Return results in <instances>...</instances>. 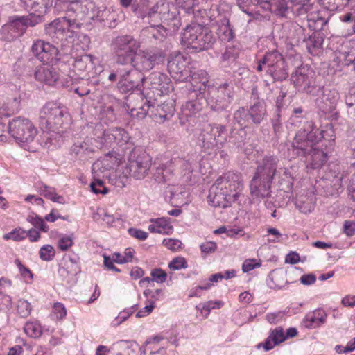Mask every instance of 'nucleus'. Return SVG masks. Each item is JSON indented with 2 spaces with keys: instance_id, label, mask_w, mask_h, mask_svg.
I'll list each match as a JSON object with an SVG mask.
<instances>
[{
  "instance_id": "obj_46",
  "label": "nucleus",
  "mask_w": 355,
  "mask_h": 355,
  "mask_svg": "<svg viewBox=\"0 0 355 355\" xmlns=\"http://www.w3.org/2000/svg\"><path fill=\"white\" fill-rule=\"evenodd\" d=\"M27 236L26 231L21 228H16L10 232L3 235L5 240L12 239L15 241H19Z\"/></svg>"
},
{
  "instance_id": "obj_19",
  "label": "nucleus",
  "mask_w": 355,
  "mask_h": 355,
  "mask_svg": "<svg viewBox=\"0 0 355 355\" xmlns=\"http://www.w3.org/2000/svg\"><path fill=\"white\" fill-rule=\"evenodd\" d=\"M33 55L44 63L58 60V50L53 44L42 40L35 41L32 46Z\"/></svg>"
},
{
  "instance_id": "obj_9",
  "label": "nucleus",
  "mask_w": 355,
  "mask_h": 355,
  "mask_svg": "<svg viewBox=\"0 0 355 355\" xmlns=\"http://www.w3.org/2000/svg\"><path fill=\"white\" fill-rule=\"evenodd\" d=\"M216 185L224 191L230 201H236L243 189L241 175L234 171H228L216 180Z\"/></svg>"
},
{
  "instance_id": "obj_31",
  "label": "nucleus",
  "mask_w": 355,
  "mask_h": 355,
  "mask_svg": "<svg viewBox=\"0 0 355 355\" xmlns=\"http://www.w3.org/2000/svg\"><path fill=\"white\" fill-rule=\"evenodd\" d=\"M286 338V335L282 328L275 329L263 343L258 345V347L263 345L266 351H268L274 347L275 345L284 341Z\"/></svg>"
},
{
  "instance_id": "obj_16",
  "label": "nucleus",
  "mask_w": 355,
  "mask_h": 355,
  "mask_svg": "<svg viewBox=\"0 0 355 355\" xmlns=\"http://www.w3.org/2000/svg\"><path fill=\"white\" fill-rule=\"evenodd\" d=\"M197 157L187 155L184 158L177 157L168 161L164 165L157 168V173L162 175V180L165 182L166 180V174L171 171L172 166L180 168L184 172V175H189L197 166Z\"/></svg>"
},
{
  "instance_id": "obj_7",
  "label": "nucleus",
  "mask_w": 355,
  "mask_h": 355,
  "mask_svg": "<svg viewBox=\"0 0 355 355\" xmlns=\"http://www.w3.org/2000/svg\"><path fill=\"white\" fill-rule=\"evenodd\" d=\"M112 47L116 54V62L125 65L137 52L140 47V42L132 36L121 35L113 40Z\"/></svg>"
},
{
  "instance_id": "obj_49",
  "label": "nucleus",
  "mask_w": 355,
  "mask_h": 355,
  "mask_svg": "<svg viewBox=\"0 0 355 355\" xmlns=\"http://www.w3.org/2000/svg\"><path fill=\"white\" fill-rule=\"evenodd\" d=\"M27 221L35 227H39L44 232H46L49 230V227L45 224L44 220L35 214L29 215L27 217Z\"/></svg>"
},
{
  "instance_id": "obj_11",
  "label": "nucleus",
  "mask_w": 355,
  "mask_h": 355,
  "mask_svg": "<svg viewBox=\"0 0 355 355\" xmlns=\"http://www.w3.org/2000/svg\"><path fill=\"white\" fill-rule=\"evenodd\" d=\"M164 55L160 51H151L148 49L137 51L131 58L129 63L132 69L139 73L148 71L154 68L155 64H159L164 61Z\"/></svg>"
},
{
  "instance_id": "obj_41",
  "label": "nucleus",
  "mask_w": 355,
  "mask_h": 355,
  "mask_svg": "<svg viewBox=\"0 0 355 355\" xmlns=\"http://www.w3.org/2000/svg\"><path fill=\"white\" fill-rule=\"evenodd\" d=\"M270 8L268 9L276 15L284 16L288 7L286 0H269Z\"/></svg>"
},
{
  "instance_id": "obj_22",
  "label": "nucleus",
  "mask_w": 355,
  "mask_h": 355,
  "mask_svg": "<svg viewBox=\"0 0 355 355\" xmlns=\"http://www.w3.org/2000/svg\"><path fill=\"white\" fill-rule=\"evenodd\" d=\"M277 158L273 156L265 157L259 164L254 176L263 178L272 182L274 175L277 172Z\"/></svg>"
},
{
  "instance_id": "obj_57",
  "label": "nucleus",
  "mask_w": 355,
  "mask_h": 355,
  "mask_svg": "<svg viewBox=\"0 0 355 355\" xmlns=\"http://www.w3.org/2000/svg\"><path fill=\"white\" fill-rule=\"evenodd\" d=\"M155 308L153 300H147V304L145 307L140 309L136 314L137 318H143L148 315Z\"/></svg>"
},
{
  "instance_id": "obj_39",
  "label": "nucleus",
  "mask_w": 355,
  "mask_h": 355,
  "mask_svg": "<svg viewBox=\"0 0 355 355\" xmlns=\"http://www.w3.org/2000/svg\"><path fill=\"white\" fill-rule=\"evenodd\" d=\"M162 18L168 26H171L173 28V31L178 30L181 26L180 18L175 8L173 10H168L166 13L164 12Z\"/></svg>"
},
{
  "instance_id": "obj_63",
  "label": "nucleus",
  "mask_w": 355,
  "mask_h": 355,
  "mask_svg": "<svg viewBox=\"0 0 355 355\" xmlns=\"http://www.w3.org/2000/svg\"><path fill=\"white\" fill-rule=\"evenodd\" d=\"M151 276L157 283H163L166 279L167 275L161 269H155L152 270Z\"/></svg>"
},
{
  "instance_id": "obj_4",
  "label": "nucleus",
  "mask_w": 355,
  "mask_h": 355,
  "mask_svg": "<svg viewBox=\"0 0 355 355\" xmlns=\"http://www.w3.org/2000/svg\"><path fill=\"white\" fill-rule=\"evenodd\" d=\"M167 76L160 72H153L142 83V94L150 103L157 101L167 94L170 88L166 81Z\"/></svg>"
},
{
  "instance_id": "obj_30",
  "label": "nucleus",
  "mask_w": 355,
  "mask_h": 355,
  "mask_svg": "<svg viewBox=\"0 0 355 355\" xmlns=\"http://www.w3.org/2000/svg\"><path fill=\"white\" fill-rule=\"evenodd\" d=\"M215 37L213 34L207 30L200 32L197 42H195L194 49L197 51H201L211 48L215 43Z\"/></svg>"
},
{
  "instance_id": "obj_20",
  "label": "nucleus",
  "mask_w": 355,
  "mask_h": 355,
  "mask_svg": "<svg viewBox=\"0 0 355 355\" xmlns=\"http://www.w3.org/2000/svg\"><path fill=\"white\" fill-rule=\"evenodd\" d=\"M101 140L102 146L110 147L114 144L118 146H123L128 142L130 136L123 129L114 128L106 130L103 132L101 137H98Z\"/></svg>"
},
{
  "instance_id": "obj_2",
  "label": "nucleus",
  "mask_w": 355,
  "mask_h": 355,
  "mask_svg": "<svg viewBox=\"0 0 355 355\" xmlns=\"http://www.w3.org/2000/svg\"><path fill=\"white\" fill-rule=\"evenodd\" d=\"M40 119L42 125L60 135L65 132L70 124V116L66 107L55 103H48L42 107Z\"/></svg>"
},
{
  "instance_id": "obj_43",
  "label": "nucleus",
  "mask_w": 355,
  "mask_h": 355,
  "mask_svg": "<svg viewBox=\"0 0 355 355\" xmlns=\"http://www.w3.org/2000/svg\"><path fill=\"white\" fill-rule=\"evenodd\" d=\"M248 117V112L244 108L238 110L234 114V121L240 126L239 135L243 133V128L247 126Z\"/></svg>"
},
{
  "instance_id": "obj_6",
  "label": "nucleus",
  "mask_w": 355,
  "mask_h": 355,
  "mask_svg": "<svg viewBox=\"0 0 355 355\" xmlns=\"http://www.w3.org/2000/svg\"><path fill=\"white\" fill-rule=\"evenodd\" d=\"M8 132L19 144L32 142L37 134V130L33 123L24 117H15L8 123Z\"/></svg>"
},
{
  "instance_id": "obj_48",
  "label": "nucleus",
  "mask_w": 355,
  "mask_h": 355,
  "mask_svg": "<svg viewBox=\"0 0 355 355\" xmlns=\"http://www.w3.org/2000/svg\"><path fill=\"white\" fill-rule=\"evenodd\" d=\"M39 253L42 260L49 261L53 259L55 251L52 245H45L40 248Z\"/></svg>"
},
{
  "instance_id": "obj_45",
  "label": "nucleus",
  "mask_w": 355,
  "mask_h": 355,
  "mask_svg": "<svg viewBox=\"0 0 355 355\" xmlns=\"http://www.w3.org/2000/svg\"><path fill=\"white\" fill-rule=\"evenodd\" d=\"M26 10L31 13L40 12L42 10L43 0H21Z\"/></svg>"
},
{
  "instance_id": "obj_5",
  "label": "nucleus",
  "mask_w": 355,
  "mask_h": 355,
  "mask_svg": "<svg viewBox=\"0 0 355 355\" xmlns=\"http://www.w3.org/2000/svg\"><path fill=\"white\" fill-rule=\"evenodd\" d=\"M226 127L219 123L207 124L198 137L200 145L205 150L221 148L227 142Z\"/></svg>"
},
{
  "instance_id": "obj_23",
  "label": "nucleus",
  "mask_w": 355,
  "mask_h": 355,
  "mask_svg": "<svg viewBox=\"0 0 355 355\" xmlns=\"http://www.w3.org/2000/svg\"><path fill=\"white\" fill-rule=\"evenodd\" d=\"M318 91H322V95L316 99V103L324 112H330L334 110L339 99L338 92L333 89L316 88Z\"/></svg>"
},
{
  "instance_id": "obj_61",
  "label": "nucleus",
  "mask_w": 355,
  "mask_h": 355,
  "mask_svg": "<svg viewBox=\"0 0 355 355\" xmlns=\"http://www.w3.org/2000/svg\"><path fill=\"white\" fill-rule=\"evenodd\" d=\"M163 244L171 250H177L181 247L182 242L178 239H165L163 241Z\"/></svg>"
},
{
  "instance_id": "obj_21",
  "label": "nucleus",
  "mask_w": 355,
  "mask_h": 355,
  "mask_svg": "<svg viewBox=\"0 0 355 355\" xmlns=\"http://www.w3.org/2000/svg\"><path fill=\"white\" fill-rule=\"evenodd\" d=\"M159 98H158L157 101H155L154 109L150 107V114L156 121L161 123L168 120L173 116L175 107L173 99L166 100L164 103L159 105L158 103Z\"/></svg>"
},
{
  "instance_id": "obj_10",
  "label": "nucleus",
  "mask_w": 355,
  "mask_h": 355,
  "mask_svg": "<svg viewBox=\"0 0 355 355\" xmlns=\"http://www.w3.org/2000/svg\"><path fill=\"white\" fill-rule=\"evenodd\" d=\"M42 21V16L30 13L28 16L12 17L9 22L2 27V33H7V39L17 37L24 34L28 26H35Z\"/></svg>"
},
{
  "instance_id": "obj_8",
  "label": "nucleus",
  "mask_w": 355,
  "mask_h": 355,
  "mask_svg": "<svg viewBox=\"0 0 355 355\" xmlns=\"http://www.w3.org/2000/svg\"><path fill=\"white\" fill-rule=\"evenodd\" d=\"M151 157L146 152L135 148L130 152L127 170L130 176L142 180L148 175L151 166Z\"/></svg>"
},
{
  "instance_id": "obj_53",
  "label": "nucleus",
  "mask_w": 355,
  "mask_h": 355,
  "mask_svg": "<svg viewBox=\"0 0 355 355\" xmlns=\"http://www.w3.org/2000/svg\"><path fill=\"white\" fill-rule=\"evenodd\" d=\"M310 0H290L293 6H299V14L306 13L310 10L311 6L309 4Z\"/></svg>"
},
{
  "instance_id": "obj_36",
  "label": "nucleus",
  "mask_w": 355,
  "mask_h": 355,
  "mask_svg": "<svg viewBox=\"0 0 355 355\" xmlns=\"http://www.w3.org/2000/svg\"><path fill=\"white\" fill-rule=\"evenodd\" d=\"M203 98H198L187 102L182 107V112L187 116H191L200 112L202 109Z\"/></svg>"
},
{
  "instance_id": "obj_14",
  "label": "nucleus",
  "mask_w": 355,
  "mask_h": 355,
  "mask_svg": "<svg viewBox=\"0 0 355 355\" xmlns=\"http://www.w3.org/2000/svg\"><path fill=\"white\" fill-rule=\"evenodd\" d=\"M262 63L266 64L267 73L275 80H285L288 72L283 56L277 51L267 53L262 58Z\"/></svg>"
},
{
  "instance_id": "obj_13",
  "label": "nucleus",
  "mask_w": 355,
  "mask_h": 355,
  "mask_svg": "<svg viewBox=\"0 0 355 355\" xmlns=\"http://www.w3.org/2000/svg\"><path fill=\"white\" fill-rule=\"evenodd\" d=\"M119 81L117 87L123 93L134 90L142 91V83L144 76L141 73L133 69L118 68Z\"/></svg>"
},
{
  "instance_id": "obj_18",
  "label": "nucleus",
  "mask_w": 355,
  "mask_h": 355,
  "mask_svg": "<svg viewBox=\"0 0 355 355\" xmlns=\"http://www.w3.org/2000/svg\"><path fill=\"white\" fill-rule=\"evenodd\" d=\"M75 30L69 28L67 21L64 17L56 19L45 27V33L51 37L54 42L56 40H67L72 38L75 35Z\"/></svg>"
},
{
  "instance_id": "obj_15",
  "label": "nucleus",
  "mask_w": 355,
  "mask_h": 355,
  "mask_svg": "<svg viewBox=\"0 0 355 355\" xmlns=\"http://www.w3.org/2000/svg\"><path fill=\"white\" fill-rule=\"evenodd\" d=\"M190 58L187 54L178 51L171 53L168 58V69L171 76L179 81H184L188 78Z\"/></svg>"
},
{
  "instance_id": "obj_38",
  "label": "nucleus",
  "mask_w": 355,
  "mask_h": 355,
  "mask_svg": "<svg viewBox=\"0 0 355 355\" xmlns=\"http://www.w3.org/2000/svg\"><path fill=\"white\" fill-rule=\"evenodd\" d=\"M156 103H150L149 101L146 99V103H144L141 106L139 107H132L130 110V114L132 118H135L137 119H144L148 112H150V107L154 109V106Z\"/></svg>"
},
{
  "instance_id": "obj_51",
  "label": "nucleus",
  "mask_w": 355,
  "mask_h": 355,
  "mask_svg": "<svg viewBox=\"0 0 355 355\" xmlns=\"http://www.w3.org/2000/svg\"><path fill=\"white\" fill-rule=\"evenodd\" d=\"M52 308V314L56 319L62 320L67 315V309L63 304L56 302Z\"/></svg>"
},
{
  "instance_id": "obj_29",
  "label": "nucleus",
  "mask_w": 355,
  "mask_h": 355,
  "mask_svg": "<svg viewBox=\"0 0 355 355\" xmlns=\"http://www.w3.org/2000/svg\"><path fill=\"white\" fill-rule=\"evenodd\" d=\"M327 313L322 309H316L308 313L303 320L305 327L314 329L320 327L326 322Z\"/></svg>"
},
{
  "instance_id": "obj_50",
  "label": "nucleus",
  "mask_w": 355,
  "mask_h": 355,
  "mask_svg": "<svg viewBox=\"0 0 355 355\" xmlns=\"http://www.w3.org/2000/svg\"><path fill=\"white\" fill-rule=\"evenodd\" d=\"M18 313L23 318L28 317L32 311L31 304L25 300H19L17 306Z\"/></svg>"
},
{
  "instance_id": "obj_1",
  "label": "nucleus",
  "mask_w": 355,
  "mask_h": 355,
  "mask_svg": "<svg viewBox=\"0 0 355 355\" xmlns=\"http://www.w3.org/2000/svg\"><path fill=\"white\" fill-rule=\"evenodd\" d=\"M315 134L313 130H300L296 134L292 142L291 148H288L289 155L295 157H308L309 161L313 168H320L327 159V154L315 147L313 139Z\"/></svg>"
},
{
  "instance_id": "obj_12",
  "label": "nucleus",
  "mask_w": 355,
  "mask_h": 355,
  "mask_svg": "<svg viewBox=\"0 0 355 355\" xmlns=\"http://www.w3.org/2000/svg\"><path fill=\"white\" fill-rule=\"evenodd\" d=\"M232 100V88L225 83L211 88L207 100L211 110L220 112L225 110Z\"/></svg>"
},
{
  "instance_id": "obj_17",
  "label": "nucleus",
  "mask_w": 355,
  "mask_h": 355,
  "mask_svg": "<svg viewBox=\"0 0 355 355\" xmlns=\"http://www.w3.org/2000/svg\"><path fill=\"white\" fill-rule=\"evenodd\" d=\"M291 80L299 89L313 96L315 95V81L312 71L305 67L297 68L291 75Z\"/></svg>"
},
{
  "instance_id": "obj_24",
  "label": "nucleus",
  "mask_w": 355,
  "mask_h": 355,
  "mask_svg": "<svg viewBox=\"0 0 355 355\" xmlns=\"http://www.w3.org/2000/svg\"><path fill=\"white\" fill-rule=\"evenodd\" d=\"M271 183L259 176H254L250 183V194L254 198H264L270 193Z\"/></svg>"
},
{
  "instance_id": "obj_40",
  "label": "nucleus",
  "mask_w": 355,
  "mask_h": 355,
  "mask_svg": "<svg viewBox=\"0 0 355 355\" xmlns=\"http://www.w3.org/2000/svg\"><path fill=\"white\" fill-rule=\"evenodd\" d=\"M112 13L107 9L99 10L98 8L95 6V8L91 10L90 13L89 15L88 19L92 20H98L100 21L105 20H111Z\"/></svg>"
},
{
  "instance_id": "obj_42",
  "label": "nucleus",
  "mask_w": 355,
  "mask_h": 355,
  "mask_svg": "<svg viewBox=\"0 0 355 355\" xmlns=\"http://www.w3.org/2000/svg\"><path fill=\"white\" fill-rule=\"evenodd\" d=\"M24 331L31 338H39L42 333V327L37 322H26L24 327Z\"/></svg>"
},
{
  "instance_id": "obj_52",
  "label": "nucleus",
  "mask_w": 355,
  "mask_h": 355,
  "mask_svg": "<svg viewBox=\"0 0 355 355\" xmlns=\"http://www.w3.org/2000/svg\"><path fill=\"white\" fill-rule=\"evenodd\" d=\"M322 44L321 37H316L315 36H311L306 41V46L310 53H313V49H319Z\"/></svg>"
},
{
  "instance_id": "obj_28",
  "label": "nucleus",
  "mask_w": 355,
  "mask_h": 355,
  "mask_svg": "<svg viewBox=\"0 0 355 355\" xmlns=\"http://www.w3.org/2000/svg\"><path fill=\"white\" fill-rule=\"evenodd\" d=\"M95 60L96 58L92 55L85 54L81 55L76 58L73 62V67L80 76L83 75L84 73L93 74Z\"/></svg>"
},
{
  "instance_id": "obj_33",
  "label": "nucleus",
  "mask_w": 355,
  "mask_h": 355,
  "mask_svg": "<svg viewBox=\"0 0 355 355\" xmlns=\"http://www.w3.org/2000/svg\"><path fill=\"white\" fill-rule=\"evenodd\" d=\"M202 27L195 24L193 26H187L182 33V42L187 45L191 46L194 49L195 42H197Z\"/></svg>"
},
{
  "instance_id": "obj_55",
  "label": "nucleus",
  "mask_w": 355,
  "mask_h": 355,
  "mask_svg": "<svg viewBox=\"0 0 355 355\" xmlns=\"http://www.w3.org/2000/svg\"><path fill=\"white\" fill-rule=\"evenodd\" d=\"M168 267L171 270H180L187 267V261L183 257H178L173 259L168 264Z\"/></svg>"
},
{
  "instance_id": "obj_25",
  "label": "nucleus",
  "mask_w": 355,
  "mask_h": 355,
  "mask_svg": "<svg viewBox=\"0 0 355 355\" xmlns=\"http://www.w3.org/2000/svg\"><path fill=\"white\" fill-rule=\"evenodd\" d=\"M207 201L210 205L220 208L230 207L232 202H235L229 200L227 195L214 184L209 189Z\"/></svg>"
},
{
  "instance_id": "obj_56",
  "label": "nucleus",
  "mask_w": 355,
  "mask_h": 355,
  "mask_svg": "<svg viewBox=\"0 0 355 355\" xmlns=\"http://www.w3.org/2000/svg\"><path fill=\"white\" fill-rule=\"evenodd\" d=\"M343 62L345 65L352 66V69L355 71V47L345 53Z\"/></svg>"
},
{
  "instance_id": "obj_54",
  "label": "nucleus",
  "mask_w": 355,
  "mask_h": 355,
  "mask_svg": "<svg viewBox=\"0 0 355 355\" xmlns=\"http://www.w3.org/2000/svg\"><path fill=\"white\" fill-rule=\"evenodd\" d=\"M92 191L94 193H103L105 194L107 193V189L103 185V182L101 180H95L90 184Z\"/></svg>"
},
{
  "instance_id": "obj_64",
  "label": "nucleus",
  "mask_w": 355,
  "mask_h": 355,
  "mask_svg": "<svg viewBox=\"0 0 355 355\" xmlns=\"http://www.w3.org/2000/svg\"><path fill=\"white\" fill-rule=\"evenodd\" d=\"M343 232L347 236H352L355 234V222L345 220L343 224Z\"/></svg>"
},
{
  "instance_id": "obj_60",
  "label": "nucleus",
  "mask_w": 355,
  "mask_h": 355,
  "mask_svg": "<svg viewBox=\"0 0 355 355\" xmlns=\"http://www.w3.org/2000/svg\"><path fill=\"white\" fill-rule=\"evenodd\" d=\"M224 305V302L221 300H211L202 306V309L209 313L211 309H220Z\"/></svg>"
},
{
  "instance_id": "obj_47",
  "label": "nucleus",
  "mask_w": 355,
  "mask_h": 355,
  "mask_svg": "<svg viewBox=\"0 0 355 355\" xmlns=\"http://www.w3.org/2000/svg\"><path fill=\"white\" fill-rule=\"evenodd\" d=\"M350 0H322L323 4L329 10H336L342 9L347 6Z\"/></svg>"
},
{
  "instance_id": "obj_34",
  "label": "nucleus",
  "mask_w": 355,
  "mask_h": 355,
  "mask_svg": "<svg viewBox=\"0 0 355 355\" xmlns=\"http://www.w3.org/2000/svg\"><path fill=\"white\" fill-rule=\"evenodd\" d=\"M248 116H250L254 123H260L266 116V110L264 103L257 101L254 103L248 112Z\"/></svg>"
},
{
  "instance_id": "obj_27",
  "label": "nucleus",
  "mask_w": 355,
  "mask_h": 355,
  "mask_svg": "<svg viewBox=\"0 0 355 355\" xmlns=\"http://www.w3.org/2000/svg\"><path fill=\"white\" fill-rule=\"evenodd\" d=\"M92 139H88L85 141H78L75 143L71 148V153L79 156L80 158H85V156L94 153L96 148H102L101 140H95L98 145H93Z\"/></svg>"
},
{
  "instance_id": "obj_3",
  "label": "nucleus",
  "mask_w": 355,
  "mask_h": 355,
  "mask_svg": "<svg viewBox=\"0 0 355 355\" xmlns=\"http://www.w3.org/2000/svg\"><path fill=\"white\" fill-rule=\"evenodd\" d=\"M64 20L67 21L69 28L79 29L80 21L88 18L91 10L95 8V4L90 0H71L65 3Z\"/></svg>"
},
{
  "instance_id": "obj_58",
  "label": "nucleus",
  "mask_w": 355,
  "mask_h": 355,
  "mask_svg": "<svg viewBox=\"0 0 355 355\" xmlns=\"http://www.w3.org/2000/svg\"><path fill=\"white\" fill-rule=\"evenodd\" d=\"M340 20L345 23L353 24L352 30L348 33V35H351L353 33H355V10L347 12L340 17Z\"/></svg>"
},
{
  "instance_id": "obj_44",
  "label": "nucleus",
  "mask_w": 355,
  "mask_h": 355,
  "mask_svg": "<svg viewBox=\"0 0 355 355\" xmlns=\"http://www.w3.org/2000/svg\"><path fill=\"white\" fill-rule=\"evenodd\" d=\"M40 190L42 195H43L45 198L55 202H64V198L62 196L58 195L55 193V189L47 186H44L42 188H41Z\"/></svg>"
},
{
  "instance_id": "obj_37",
  "label": "nucleus",
  "mask_w": 355,
  "mask_h": 355,
  "mask_svg": "<svg viewBox=\"0 0 355 355\" xmlns=\"http://www.w3.org/2000/svg\"><path fill=\"white\" fill-rule=\"evenodd\" d=\"M219 39L222 41H230L233 37L234 33L232 28L230 27L229 20L223 18L218 25L216 31Z\"/></svg>"
},
{
  "instance_id": "obj_32",
  "label": "nucleus",
  "mask_w": 355,
  "mask_h": 355,
  "mask_svg": "<svg viewBox=\"0 0 355 355\" xmlns=\"http://www.w3.org/2000/svg\"><path fill=\"white\" fill-rule=\"evenodd\" d=\"M151 222L152 224L148 226V230L151 232L163 234H170L173 232V226L166 218L152 219Z\"/></svg>"
},
{
  "instance_id": "obj_59",
  "label": "nucleus",
  "mask_w": 355,
  "mask_h": 355,
  "mask_svg": "<svg viewBox=\"0 0 355 355\" xmlns=\"http://www.w3.org/2000/svg\"><path fill=\"white\" fill-rule=\"evenodd\" d=\"M296 205L299 210L304 214H309L314 209V205L311 201H297Z\"/></svg>"
},
{
  "instance_id": "obj_62",
  "label": "nucleus",
  "mask_w": 355,
  "mask_h": 355,
  "mask_svg": "<svg viewBox=\"0 0 355 355\" xmlns=\"http://www.w3.org/2000/svg\"><path fill=\"white\" fill-rule=\"evenodd\" d=\"M15 263L18 267L21 275L23 276L24 278H28L30 280L33 279V274L31 272V270L24 266L21 262L19 261V259H16L15 261Z\"/></svg>"
},
{
  "instance_id": "obj_26",
  "label": "nucleus",
  "mask_w": 355,
  "mask_h": 355,
  "mask_svg": "<svg viewBox=\"0 0 355 355\" xmlns=\"http://www.w3.org/2000/svg\"><path fill=\"white\" fill-rule=\"evenodd\" d=\"M35 76L37 80L49 85H53L60 78L58 70L49 65H43L37 67Z\"/></svg>"
},
{
  "instance_id": "obj_35",
  "label": "nucleus",
  "mask_w": 355,
  "mask_h": 355,
  "mask_svg": "<svg viewBox=\"0 0 355 355\" xmlns=\"http://www.w3.org/2000/svg\"><path fill=\"white\" fill-rule=\"evenodd\" d=\"M269 286L272 288H282L287 284L286 275L284 270H275L270 275Z\"/></svg>"
}]
</instances>
